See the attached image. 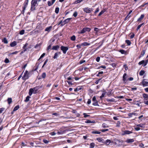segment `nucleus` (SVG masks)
Wrapping results in <instances>:
<instances>
[{
  "mask_svg": "<svg viewBox=\"0 0 148 148\" xmlns=\"http://www.w3.org/2000/svg\"><path fill=\"white\" fill-rule=\"evenodd\" d=\"M40 87L38 86H37L33 88H31L29 90V94L30 96H31L33 93L36 94L38 93V91Z\"/></svg>",
  "mask_w": 148,
  "mask_h": 148,
  "instance_id": "1",
  "label": "nucleus"
},
{
  "mask_svg": "<svg viewBox=\"0 0 148 148\" xmlns=\"http://www.w3.org/2000/svg\"><path fill=\"white\" fill-rule=\"evenodd\" d=\"M38 1L36 0H32L31 2V10H34L35 9V6L38 5Z\"/></svg>",
  "mask_w": 148,
  "mask_h": 148,
  "instance_id": "2",
  "label": "nucleus"
},
{
  "mask_svg": "<svg viewBox=\"0 0 148 148\" xmlns=\"http://www.w3.org/2000/svg\"><path fill=\"white\" fill-rule=\"evenodd\" d=\"M90 30V29L88 27H85L83 29L81 30L80 32L79 33V34H83L86 32H89Z\"/></svg>",
  "mask_w": 148,
  "mask_h": 148,
  "instance_id": "3",
  "label": "nucleus"
},
{
  "mask_svg": "<svg viewBox=\"0 0 148 148\" xmlns=\"http://www.w3.org/2000/svg\"><path fill=\"white\" fill-rule=\"evenodd\" d=\"M61 50L63 51L64 54L66 53L67 51L68 50L69 48L67 47H64L62 46L60 47Z\"/></svg>",
  "mask_w": 148,
  "mask_h": 148,
  "instance_id": "4",
  "label": "nucleus"
},
{
  "mask_svg": "<svg viewBox=\"0 0 148 148\" xmlns=\"http://www.w3.org/2000/svg\"><path fill=\"white\" fill-rule=\"evenodd\" d=\"M28 72L27 71H26L24 73L23 76L22 77V79L23 80H25L28 79L29 77L28 75Z\"/></svg>",
  "mask_w": 148,
  "mask_h": 148,
  "instance_id": "5",
  "label": "nucleus"
},
{
  "mask_svg": "<svg viewBox=\"0 0 148 148\" xmlns=\"http://www.w3.org/2000/svg\"><path fill=\"white\" fill-rule=\"evenodd\" d=\"M83 9L84 12L86 13H90L93 10L92 8L88 7L84 8Z\"/></svg>",
  "mask_w": 148,
  "mask_h": 148,
  "instance_id": "6",
  "label": "nucleus"
},
{
  "mask_svg": "<svg viewBox=\"0 0 148 148\" xmlns=\"http://www.w3.org/2000/svg\"><path fill=\"white\" fill-rule=\"evenodd\" d=\"M71 18H68L65 20H64L62 22V23L61 26H62L64 25L65 24H66L69 22L70 20L71 19Z\"/></svg>",
  "mask_w": 148,
  "mask_h": 148,
  "instance_id": "7",
  "label": "nucleus"
},
{
  "mask_svg": "<svg viewBox=\"0 0 148 148\" xmlns=\"http://www.w3.org/2000/svg\"><path fill=\"white\" fill-rule=\"evenodd\" d=\"M132 133V131L126 130L123 132V135H125L126 134H129Z\"/></svg>",
  "mask_w": 148,
  "mask_h": 148,
  "instance_id": "8",
  "label": "nucleus"
},
{
  "mask_svg": "<svg viewBox=\"0 0 148 148\" xmlns=\"http://www.w3.org/2000/svg\"><path fill=\"white\" fill-rule=\"evenodd\" d=\"M127 77V74L126 73H124L123 76V81L124 83L126 82V81H127L126 78Z\"/></svg>",
  "mask_w": 148,
  "mask_h": 148,
  "instance_id": "9",
  "label": "nucleus"
},
{
  "mask_svg": "<svg viewBox=\"0 0 148 148\" xmlns=\"http://www.w3.org/2000/svg\"><path fill=\"white\" fill-rule=\"evenodd\" d=\"M142 84L144 86H148V82L146 81V79H144L142 82Z\"/></svg>",
  "mask_w": 148,
  "mask_h": 148,
  "instance_id": "10",
  "label": "nucleus"
},
{
  "mask_svg": "<svg viewBox=\"0 0 148 148\" xmlns=\"http://www.w3.org/2000/svg\"><path fill=\"white\" fill-rule=\"evenodd\" d=\"M29 2L28 0H25L24 3V10H25L26 7L27 6Z\"/></svg>",
  "mask_w": 148,
  "mask_h": 148,
  "instance_id": "11",
  "label": "nucleus"
},
{
  "mask_svg": "<svg viewBox=\"0 0 148 148\" xmlns=\"http://www.w3.org/2000/svg\"><path fill=\"white\" fill-rule=\"evenodd\" d=\"M60 48V46L58 45L54 46L52 48V49L53 50H57Z\"/></svg>",
  "mask_w": 148,
  "mask_h": 148,
  "instance_id": "12",
  "label": "nucleus"
},
{
  "mask_svg": "<svg viewBox=\"0 0 148 148\" xmlns=\"http://www.w3.org/2000/svg\"><path fill=\"white\" fill-rule=\"evenodd\" d=\"M143 96L144 98V100H148V95L146 94H143Z\"/></svg>",
  "mask_w": 148,
  "mask_h": 148,
  "instance_id": "13",
  "label": "nucleus"
},
{
  "mask_svg": "<svg viewBox=\"0 0 148 148\" xmlns=\"http://www.w3.org/2000/svg\"><path fill=\"white\" fill-rule=\"evenodd\" d=\"M56 0H52L51 3L50 1H48L47 2L48 5L49 6L52 5L55 1Z\"/></svg>",
  "mask_w": 148,
  "mask_h": 148,
  "instance_id": "14",
  "label": "nucleus"
},
{
  "mask_svg": "<svg viewBox=\"0 0 148 148\" xmlns=\"http://www.w3.org/2000/svg\"><path fill=\"white\" fill-rule=\"evenodd\" d=\"M134 141V139H128L126 141V142L127 143H129L132 142H133Z\"/></svg>",
  "mask_w": 148,
  "mask_h": 148,
  "instance_id": "15",
  "label": "nucleus"
},
{
  "mask_svg": "<svg viewBox=\"0 0 148 148\" xmlns=\"http://www.w3.org/2000/svg\"><path fill=\"white\" fill-rule=\"evenodd\" d=\"M60 54H61V52H60L56 53H55L54 56L53 57V58L54 59L56 58H57L58 55H59Z\"/></svg>",
  "mask_w": 148,
  "mask_h": 148,
  "instance_id": "16",
  "label": "nucleus"
},
{
  "mask_svg": "<svg viewBox=\"0 0 148 148\" xmlns=\"http://www.w3.org/2000/svg\"><path fill=\"white\" fill-rule=\"evenodd\" d=\"M111 142V140H107L104 143L107 145H109L110 143Z\"/></svg>",
  "mask_w": 148,
  "mask_h": 148,
  "instance_id": "17",
  "label": "nucleus"
},
{
  "mask_svg": "<svg viewBox=\"0 0 148 148\" xmlns=\"http://www.w3.org/2000/svg\"><path fill=\"white\" fill-rule=\"evenodd\" d=\"M144 14L141 15L140 17L138 19L137 21H141L142 19L144 18Z\"/></svg>",
  "mask_w": 148,
  "mask_h": 148,
  "instance_id": "18",
  "label": "nucleus"
},
{
  "mask_svg": "<svg viewBox=\"0 0 148 148\" xmlns=\"http://www.w3.org/2000/svg\"><path fill=\"white\" fill-rule=\"evenodd\" d=\"M16 45V41H14L10 44V45L11 47H13Z\"/></svg>",
  "mask_w": 148,
  "mask_h": 148,
  "instance_id": "19",
  "label": "nucleus"
},
{
  "mask_svg": "<svg viewBox=\"0 0 148 148\" xmlns=\"http://www.w3.org/2000/svg\"><path fill=\"white\" fill-rule=\"evenodd\" d=\"M51 27H52L51 26L47 27L45 29V31L49 32L51 31Z\"/></svg>",
  "mask_w": 148,
  "mask_h": 148,
  "instance_id": "20",
  "label": "nucleus"
},
{
  "mask_svg": "<svg viewBox=\"0 0 148 148\" xmlns=\"http://www.w3.org/2000/svg\"><path fill=\"white\" fill-rule=\"evenodd\" d=\"M90 45V43H87L86 42H84L81 44V45L82 46H88Z\"/></svg>",
  "mask_w": 148,
  "mask_h": 148,
  "instance_id": "21",
  "label": "nucleus"
},
{
  "mask_svg": "<svg viewBox=\"0 0 148 148\" xmlns=\"http://www.w3.org/2000/svg\"><path fill=\"white\" fill-rule=\"evenodd\" d=\"M136 113H129L128 114L129 117H132V116L133 115H136Z\"/></svg>",
  "mask_w": 148,
  "mask_h": 148,
  "instance_id": "22",
  "label": "nucleus"
},
{
  "mask_svg": "<svg viewBox=\"0 0 148 148\" xmlns=\"http://www.w3.org/2000/svg\"><path fill=\"white\" fill-rule=\"evenodd\" d=\"M7 101L8 104H10L12 102V99L11 98H8Z\"/></svg>",
  "mask_w": 148,
  "mask_h": 148,
  "instance_id": "23",
  "label": "nucleus"
},
{
  "mask_svg": "<svg viewBox=\"0 0 148 148\" xmlns=\"http://www.w3.org/2000/svg\"><path fill=\"white\" fill-rule=\"evenodd\" d=\"M119 51L122 54H125L126 53V52L125 51L122 49L120 50Z\"/></svg>",
  "mask_w": 148,
  "mask_h": 148,
  "instance_id": "24",
  "label": "nucleus"
},
{
  "mask_svg": "<svg viewBox=\"0 0 148 148\" xmlns=\"http://www.w3.org/2000/svg\"><path fill=\"white\" fill-rule=\"evenodd\" d=\"M28 45V44L27 43H26L25 45H24V46L23 47V49H24V50H25V49H26V51L28 49L27 48H26V47Z\"/></svg>",
  "mask_w": 148,
  "mask_h": 148,
  "instance_id": "25",
  "label": "nucleus"
},
{
  "mask_svg": "<svg viewBox=\"0 0 148 148\" xmlns=\"http://www.w3.org/2000/svg\"><path fill=\"white\" fill-rule=\"evenodd\" d=\"M106 100L108 102H115V100L114 99H107Z\"/></svg>",
  "mask_w": 148,
  "mask_h": 148,
  "instance_id": "26",
  "label": "nucleus"
},
{
  "mask_svg": "<svg viewBox=\"0 0 148 148\" xmlns=\"http://www.w3.org/2000/svg\"><path fill=\"white\" fill-rule=\"evenodd\" d=\"M30 97L29 96H28L26 98V99L24 100L25 102H27L29 101V99L30 98Z\"/></svg>",
  "mask_w": 148,
  "mask_h": 148,
  "instance_id": "27",
  "label": "nucleus"
},
{
  "mask_svg": "<svg viewBox=\"0 0 148 148\" xmlns=\"http://www.w3.org/2000/svg\"><path fill=\"white\" fill-rule=\"evenodd\" d=\"M19 108V106L17 105L15 106L13 109V111H15L18 110Z\"/></svg>",
  "mask_w": 148,
  "mask_h": 148,
  "instance_id": "28",
  "label": "nucleus"
},
{
  "mask_svg": "<svg viewBox=\"0 0 148 148\" xmlns=\"http://www.w3.org/2000/svg\"><path fill=\"white\" fill-rule=\"evenodd\" d=\"M92 133L94 134H100L101 132L96 131H93L92 132Z\"/></svg>",
  "mask_w": 148,
  "mask_h": 148,
  "instance_id": "29",
  "label": "nucleus"
},
{
  "mask_svg": "<svg viewBox=\"0 0 148 148\" xmlns=\"http://www.w3.org/2000/svg\"><path fill=\"white\" fill-rule=\"evenodd\" d=\"M145 72L144 71L141 70L139 73V75H140L142 76L144 74Z\"/></svg>",
  "mask_w": 148,
  "mask_h": 148,
  "instance_id": "30",
  "label": "nucleus"
},
{
  "mask_svg": "<svg viewBox=\"0 0 148 148\" xmlns=\"http://www.w3.org/2000/svg\"><path fill=\"white\" fill-rule=\"evenodd\" d=\"M71 39L72 40L75 41L76 39L75 36V35H73V36L71 37Z\"/></svg>",
  "mask_w": 148,
  "mask_h": 148,
  "instance_id": "31",
  "label": "nucleus"
},
{
  "mask_svg": "<svg viewBox=\"0 0 148 148\" xmlns=\"http://www.w3.org/2000/svg\"><path fill=\"white\" fill-rule=\"evenodd\" d=\"M3 41L4 43L7 44L8 43V41L6 38H3Z\"/></svg>",
  "mask_w": 148,
  "mask_h": 148,
  "instance_id": "32",
  "label": "nucleus"
},
{
  "mask_svg": "<svg viewBox=\"0 0 148 148\" xmlns=\"http://www.w3.org/2000/svg\"><path fill=\"white\" fill-rule=\"evenodd\" d=\"M95 144L94 143H92L90 144V148H93L95 146Z\"/></svg>",
  "mask_w": 148,
  "mask_h": 148,
  "instance_id": "33",
  "label": "nucleus"
},
{
  "mask_svg": "<svg viewBox=\"0 0 148 148\" xmlns=\"http://www.w3.org/2000/svg\"><path fill=\"white\" fill-rule=\"evenodd\" d=\"M125 42L127 43L128 45H130L131 44L130 41L129 40H126Z\"/></svg>",
  "mask_w": 148,
  "mask_h": 148,
  "instance_id": "34",
  "label": "nucleus"
},
{
  "mask_svg": "<svg viewBox=\"0 0 148 148\" xmlns=\"http://www.w3.org/2000/svg\"><path fill=\"white\" fill-rule=\"evenodd\" d=\"M46 74L45 73H42L41 77L43 78H45L46 77Z\"/></svg>",
  "mask_w": 148,
  "mask_h": 148,
  "instance_id": "35",
  "label": "nucleus"
},
{
  "mask_svg": "<svg viewBox=\"0 0 148 148\" xmlns=\"http://www.w3.org/2000/svg\"><path fill=\"white\" fill-rule=\"evenodd\" d=\"M42 44V43H40L39 44H37L35 46L34 48L35 49H36L38 47H40Z\"/></svg>",
  "mask_w": 148,
  "mask_h": 148,
  "instance_id": "36",
  "label": "nucleus"
},
{
  "mask_svg": "<svg viewBox=\"0 0 148 148\" xmlns=\"http://www.w3.org/2000/svg\"><path fill=\"white\" fill-rule=\"evenodd\" d=\"M143 24H144V23H142V24L139 25L137 28V29H136L137 30H138L140 28V27H141V26Z\"/></svg>",
  "mask_w": 148,
  "mask_h": 148,
  "instance_id": "37",
  "label": "nucleus"
},
{
  "mask_svg": "<svg viewBox=\"0 0 148 148\" xmlns=\"http://www.w3.org/2000/svg\"><path fill=\"white\" fill-rule=\"evenodd\" d=\"M145 63V61L144 60H143L140 62L138 63V64L139 65H141V64H143Z\"/></svg>",
  "mask_w": 148,
  "mask_h": 148,
  "instance_id": "38",
  "label": "nucleus"
},
{
  "mask_svg": "<svg viewBox=\"0 0 148 148\" xmlns=\"http://www.w3.org/2000/svg\"><path fill=\"white\" fill-rule=\"evenodd\" d=\"M59 8H58V7L56 8L55 10V12L57 14L59 12Z\"/></svg>",
  "mask_w": 148,
  "mask_h": 148,
  "instance_id": "39",
  "label": "nucleus"
},
{
  "mask_svg": "<svg viewBox=\"0 0 148 148\" xmlns=\"http://www.w3.org/2000/svg\"><path fill=\"white\" fill-rule=\"evenodd\" d=\"M105 12V11L104 10H102L101 11V12L99 13V14H98V16H100L102 14H103L104 12Z\"/></svg>",
  "mask_w": 148,
  "mask_h": 148,
  "instance_id": "40",
  "label": "nucleus"
},
{
  "mask_svg": "<svg viewBox=\"0 0 148 148\" xmlns=\"http://www.w3.org/2000/svg\"><path fill=\"white\" fill-rule=\"evenodd\" d=\"M82 88L81 87L78 88H77L74 89V91L75 92L77 91L81 90Z\"/></svg>",
  "mask_w": 148,
  "mask_h": 148,
  "instance_id": "41",
  "label": "nucleus"
},
{
  "mask_svg": "<svg viewBox=\"0 0 148 148\" xmlns=\"http://www.w3.org/2000/svg\"><path fill=\"white\" fill-rule=\"evenodd\" d=\"M25 30H22L20 32L19 34L21 35H23L24 34Z\"/></svg>",
  "mask_w": 148,
  "mask_h": 148,
  "instance_id": "42",
  "label": "nucleus"
},
{
  "mask_svg": "<svg viewBox=\"0 0 148 148\" xmlns=\"http://www.w3.org/2000/svg\"><path fill=\"white\" fill-rule=\"evenodd\" d=\"M97 139V140L99 142H102V139L101 138H98Z\"/></svg>",
  "mask_w": 148,
  "mask_h": 148,
  "instance_id": "43",
  "label": "nucleus"
},
{
  "mask_svg": "<svg viewBox=\"0 0 148 148\" xmlns=\"http://www.w3.org/2000/svg\"><path fill=\"white\" fill-rule=\"evenodd\" d=\"M145 50H143L142 51V52L141 53V55L143 56L145 53Z\"/></svg>",
  "mask_w": 148,
  "mask_h": 148,
  "instance_id": "44",
  "label": "nucleus"
},
{
  "mask_svg": "<svg viewBox=\"0 0 148 148\" xmlns=\"http://www.w3.org/2000/svg\"><path fill=\"white\" fill-rule=\"evenodd\" d=\"M30 144L33 147L35 146V147H37V146L35 145V144L34 143L31 142L30 143Z\"/></svg>",
  "mask_w": 148,
  "mask_h": 148,
  "instance_id": "45",
  "label": "nucleus"
},
{
  "mask_svg": "<svg viewBox=\"0 0 148 148\" xmlns=\"http://www.w3.org/2000/svg\"><path fill=\"white\" fill-rule=\"evenodd\" d=\"M77 15V12H75L73 14V16L75 17H76Z\"/></svg>",
  "mask_w": 148,
  "mask_h": 148,
  "instance_id": "46",
  "label": "nucleus"
},
{
  "mask_svg": "<svg viewBox=\"0 0 148 148\" xmlns=\"http://www.w3.org/2000/svg\"><path fill=\"white\" fill-rule=\"evenodd\" d=\"M45 55V53H43L40 56V58H39L38 60H40V59H41V58H43L44 56Z\"/></svg>",
  "mask_w": 148,
  "mask_h": 148,
  "instance_id": "47",
  "label": "nucleus"
},
{
  "mask_svg": "<svg viewBox=\"0 0 148 148\" xmlns=\"http://www.w3.org/2000/svg\"><path fill=\"white\" fill-rule=\"evenodd\" d=\"M48 61V59H46L45 61V62L44 63V64L42 66V68H43L44 66H45V65L47 63V62Z\"/></svg>",
  "mask_w": 148,
  "mask_h": 148,
  "instance_id": "48",
  "label": "nucleus"
},
{
  "mask_svg": "<svg viewBox=\"0 0 148 148\" xmlns=\"http://www.w3.org/2000/svg\"><path fill=\"white\" fill-rule=\"evenodd\" d=\"M130 17V15L128 14L125 17V20H127L128 18H129Z\"/></svg>",
  "mask_w": 148,
  "mask_h": 148,
  "instance_id": "49",
  "label": "nucleus"
},
{
  "mask_svg": "<svg viewBox=\"0 0 148 148\" xmlns=\"http://www.w3.org/2000/svg\"><path fill=\"white\" fill-rule=\"evenodd\" d=\"M109 130L108 129H106L105 130H100V131L103 132H105L106 131H108Z\"/></svg>",
  "mask_w": 148,
  "mask_h": 148,
  "instance_id": "50",
  "label": "nucleus"
},
{
  "mask_svg": "<svg viewBox=\"0 0 148 148\" xmlns=\"http://www.w3.org/2000/svg\"><path fill=\"white\" fill-rule=\"evenodd\" d=\"M56 134V133L54 132H53L50 133V134L52 136L55 135Z\"/></svg>",
  "mask_w": 148,
  "mask_h": 148,
  "instance_id": "51",
  "label": "nucleus"
},
{
  "mask_svg": "<svg viewBox=\"0 0 148 148\" xmlns=\"http://www.w3.org/2000/svg\"><path fill=\"white\" fill-rule=\"evenodd\" d=\"M83 115H84V118H86L90 116L89 115L87 114L86 113H84Z\"/></svg>",
  "mask_w": 148,
  "mask_h": 148,
  "instance_id": "52",
  "label": "nucleus"
},
{
  "mask_svg": "<svg viewBox=\"0 0 148 148\" xmlns=\"http://www.w3.org/2000/svg\"><path fill=\"white\" fill-rule=\"evenodd\" d=\"M94 102L93 103V105L94 106H97L98 105V102L97 101Z\"/></svg>",
  "mask_w": 148,
  "mask_h": 148,
  "instance_id": "53",
  "label": "nucleus"
},
{
  "mask_svg": "<svg viewBox=\"0 0 148 148\" xmlns=\"http://www.w3.org/2000/svg\"><path fill=\"white\" fill-rule=\"evenodd\" d=\"M86 62V61L84 60H82L80 61L79 62V63L80 64H81L84 63Z\"/></svg>",
  "mask_w": 148,
  "mask_h": 148,
  "instance_id": "54",
  "label": "nucleus"
},
{
  "mask_svg": "<svg viewBox=\"0 0 148 148\" xmlns=\"http://www.w3.org/2000/svg\"><path fill=\"white\" fill-rule=\"evenodd\" d=\"M4 62L5 63H8L9 62V60L8 59L6 58Z\"/></svg>",
  "mask_w": 148,
  "mask_h": 148,
  "instance_id": "55",
  "label": "nucleus"
},
{
  "mask_svg": "<svg viewBox=\"0 0 148 148\" xmlns=\"http://www.w3.org/2000/svg\"><path fill=\"white\" fill-rule=\"evenodd\" d=\"M102 127L103 128H106V127H108V126H106V125L105 124L103 123L102 124Z\"/></svg>",
  "mask_w": 148,
  "mask_h": 148,
  "instance_id": "56",
  "label": "nucleus"
},
{
  "mask_svg": "<svg viewBox=\"0 0 148 148\" xmlns=\"http://www.w3.org/2000/svg\"><path fill=\"white\" fill-rule=\"evenodd\" d=\"M100 60V58L99 57H97L96 58V60L98 62H99Z\"/></svg>",
  "mask_w": 148,
  "mask_h": 148,
  "instance_id": "57",
  "label": "nucleus"
},
{
  "mask_svg": "<svg viewBox=\"0 0 148 148\" xmlns=\"http://www.w3.org/2000/svg\"><path fill=\"white\" fill-rule=\"evenodd\" d=\"M82 1V0H77V1H76L75 2V3L76 4H77L80 3Z\"/></svg>",
  "mask_w": 148,
  "mask_h": 148,
  "instance_id": "58",
  "label": "nucleus"
},
{
  "mask_svg": "<svg viewBox=\"0 0 148 148\" xmlns=\"http://www.w3.org/2000/svg\"><path fill=\"white\" fill-rule=\"evenodd\" d=\"M105 95V93H102L101 96H100V98L101 99H102L103 97H104Z\"/></svg>",
  "mask_w": 148,
  "mask_h": 148,
  "instance_id": "59",
  "label": "nucleus"
},
{
  "mask_svg": "<svg viewBox=\"0 0 148 148\" xmlns=\"http://www.w3.org/2000/svg\"><path fill=\"white\" fill-rule=\"evenodd\" d=\"M92 100L94 102H95L96 101H97L96 100V98L95 96H94L93 97Z\"/></svg>",
  "mask_w": 148,
  "mask_h": 148,
  "instance_id": "60",
  "label": "nucleus"
},
{
  "mask_svg": "<svg viewBox=\"0 0 148 148\" xmlns=\"http://www.w3.org/2000/svg\"><path fill=\"white\" fill-rule=\"evenodd\" d=\"M85 123H89L91 122V121L89 120L86 121L85 122Z\"/></svg>",
  "mask_w": 148,
  "mask_h": 148,
  "instance_id": "61",
  "label": "nucleus"
},
{
  "mask_svg": "<svg viewBox=\"0 0 148 148\" xmlns=\"http://www.w3.org/2000/svg\"><path fill=\"white\" fill-rule=\"evenodd\" d=\"M43 141L44 143H49V141L45 139L43 140Z\"/></svg>",
  "mask_w": 148,
  "mask_h": 148,
  "instance_id": "62",
  "label": "nucleus"
},
{
  "mask_svg": "<svg viewBox=\"0 0 148 148\" xmlns=\"http://www.w3.org/2000/svg\"><path fill=\"white\" fill-rule=\"evenodd\" d=\"M99 11V8H97L96 9V10L95 12V14L96 13H97Z\"/></svg>",
  "mask_w": 148,
  "mask_h": 148,
  "instance_id": "63",
  "label": "nucleus"
},
{
  "mask_svg": "<svg viewBox=\"0 0 148 148\" xmlns=\"http://www.w3.org/2000/svg\"><path fill=\"white\" fill-rule=\"evenodd\" d=\"M51 45H50L47 48V50H49V49H51Z\"/></svg>",
  "mask_w": 148,
  "mask_h": 148,
  "instance_id": "64",
  "label": "nucleus"
}]
</instances>
